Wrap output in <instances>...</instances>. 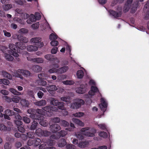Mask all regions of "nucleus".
<instances>
[{
    "mask_svg": "<svg viewBox=\"0 0 149 149\" xmlns=\"http://www.w3.org/2000/svg\"><path fill=\"white\" fill-rule=\"evenodd\" d=\"M52 132L55 133L50 136L51 140L57 139H59L61 136L63 137L65 136L68 133V131H52Z\"/></svg>",
    "mask_w": 149,
    "mask_h": 149,
    "instance_id": "1",
    "label": "nucleus"
},
{
    "mask_svg": "<svg viewBox=\"0 0 149 149\" xmlns=\"http://www.w3.org/2000/svg\"><path fill=\"white\" fill-rule=\"evenodd\" d=\"M84 103V101L80 99H77L75 100V102L71 104L70 107L73 109H77L81 107V105Z\"/></svg>",
    "mask_w": 149,
    "mask_h": 149,
    "instance_id": "2",
    "label": "nucleus"
},
{
    "mask_svg": "<svg viewBox=\"0 0 149 149\" xmlns=\"http://www.w3.org/2000/svg\"><path fill=\"white\" fill-rule=\"evenodd\" d=\"M50 103L54 106H58V108L62 110H66V108L64 107V103L63 102H58L57 100H55L54 98H52L50 99Z\"/></svg>",
    "mask_w": 149,
    "mask_h": 149,
    "instance_id": "3",
    "label": "nucleus"
},
{
    "mask_svg": "<svg viewBox=\"0 0 149 149\" xmlns=\"http://www.w3.org/2000/svg\"><path fill=\"white\" fill-rule=\"evenodd\" d=\"M42 38L40 37H35L31 38L30 42L35 44V45L39 48H41L44 45L42 42H41Z\"/></svg>",
    "mask_w": 149,
    "mask_h": 149,
    "instance_id": "4",
    "label": "nucleus"
},
{
    "mask_svg": "<svg viewBox=\"0 0 149 149\" xmlns=\"http://www.w3.org/2000/svg\"><path fill=\"white\" fill-rule=\"evenodd\" d=\"M15 46L13 44H9V47L10 49L8 50V52L9 53L15 57H18L19 55L18 53H19L18 51L16 52V50L15 48Z\"/></svg>",
    "mask_w": 149,
    "mask_h": 149,
    "instance_id": "5",
    "label": "nucleus"
},
{
    "mask_svg": "<svg viewBox=\"0 0 149 149\" xmlns=\"http://www.w3.org/2000/svg\"><path fill=\"white\" fill-rule=\"evenodd\" d=\"M101 103L99 104V106L101 109L104 112L106 110L107 107V103L104 98H102L100 100Z\"/></svg>",
    "mask_w": 149,
    "mask_h": 149,
    "instance_id": "6",
    "label": "nucleus"
},
{
    "mask_svg": "<svg viewBox=\"0 0 149 149\" xmlns=\"http://www.w3.org/2000/svg\"><path fill=\"white\" fill-rule=\"evenodd\" d=\"M36 115H34V117L36 120H40L39 123L40 125L44 127H46L47 125V123L46 121L45 120H43V116L42 115H39L37 117H35Z\"/></svg>",
    "mask_w": 149,
    "mask_h": 149,
    "instance_id": "7",
    "label": "nucleus"
},
{
    "mask_svg": "<svg viewBox=\"0 0 149 149\" xmlns=\"http://www.w3.org/2000/svg\"><path fill=\"white\" fill-rule=\"evenodd\" d=\"M133 0H127L124 8L123 10L125 12H127L131 6V3Z\"/></svg>",
    "mask_w": 149,
    "mask_h": 149,
    "instance_id": "8",
    "label": "nucleus"
},
{
    "mask_svg": "<svg viewBox=\"0 0 149 149\" xmlns=\"http://www.w3.org/2000/svg\"><path fill=\"white\" fill-rule=\"evenodd\" d=\"M39 48L36 46L32 45H29L27 46L26 48L27 50L29 52H36L38 50Z\"/></svg>",
    "mask_w": 149,
    "mask_h": 149,
    "instance_id": "9",
    "label": "nucleus"
},
{
    "mask_svg": "<svg viewBox=\"0 0 149 149\" xmlns=\"http://www.w3.org/2000/svg\"><path fill=\"white\" fill-rule=\"evenodd\" d=\"M69 69V67L68 66H63L61 68L58 69L57 72L58 74H62L66 72Z\"/></svg>",
    "mask_w": 149,
    "mask_h": 149,
    "instance_id": "10",
    "label": "nucleus"
},
{
    "mask_svg": "<svg viewBox=\"0 0 149 149\" xmlns=\"http://www.w3.org/2000/svg\"><path fill=\"white\" fill-rule=\"evenodd\" d=\"M47 89L49 92L51 93L52 91H55L57 90L58 88L55 85H52L47 86Z\"/></svg>",
    "mask_w": 149,
    "mask_h": 149,
    "instance_id": "11",
    "label": "nucleus"
},
{
    "mask_svg": "<svg viewBox=\"0 0 149 149\" xmlns=\"http://www.w3.org/2000/svg\"><path fill=\"white\" fill-rule=\"evenodd\" d=\"M34 104L38 106H43L47 104L46 101L44 100H41L39 101H36L34 102Z\"/></svg>",
    "mask_w": 149,
    "mask_h": 149,
    "instance_id": "12",
    "label": "nucleus"
},
{
    "mask_svg": "<svg viewBox=\"0 0 149 149\" xmlns=\"http://www.w3.org/2000/svg\"><path fill=\"white\" fill-rule=\"evenodd\" d=\"M42 109L44 111L46 112L47 114L49 116H50L53 114V113L51 111V106H47L42 108Z\"/></svg>",
    "mask_w": 149,
    "mask_h": 149,
    "instance_id": "13",
    "label": "nucleus"
},
{
    "mask_svg": "<svg viewBox=\"0 0 149 149\" xmlns=\"http://www.w3.org/2000/svg\"><path fill=\"white\" fill-rule=\"evenodd\" d=\"M20 70H21V69H19L17 70L14 71L13 74V77H19L20 79H23V77L20 74H21V71H20Z\"/></svg>",
    "mask_w": 149,
    "mask_h": 149,
    "instance_id": "14",
    "label": "nucleus"
},
{
    "mask_svg": "<svg viewBox=\"0 0 149 149\" xmlns=\"http://www.w3.org/2000/svg\"><path fill=\"white\" fill-rule=\"evenodd\" d=\"M109 13L110 14L116 18L120 17L121 15V12L120 11L118 12H117L113 10H110L109 11Z\"/></svg>",
    "mask_w": 149,
    "mask_h": 149,
    "instance_id": "15",
    "label": "nucleus"
},
{
    "mask_svg": "<svg viewBox=\"0 0 149 149\" xmlns=\"http://www.w3.org/2000/svg\"><path fill=\"white\" fill-rule=\"evenodd\" d=\"M98 91V90L96 87L92 86L91 90L89 92V94L91 95H93L95 93Z\"/></svg>",
    "mask_w": 149,
    "mask_h": 149,
    "instance_id": "16",
    "label": "nucleus"
},
{
    "mask_svg": "<svg viewBox=\"0 0 149 149\" xmlns=\"http://www.w3.org/2000/svg\"><path fill=\"white\" fill-rule=\"evenodd\" d=\"M36 20L35 16L33 14H31L29 19L27 20L26 22L29 24H31L32 22H36Z\"/></svg>",
    "mask_w": 149,
    "mask_h": 149,
    "instance_id": "17",
    "label": "nucleus"
},
{
    "mask_svg": "<svg viewBox=\"0 0 149 149\" xmlns=\"http://www.w3.org/2000/svg\"><path fill=\"white\" fill-rule=\"evenodd\" d=\"M89 144V142L87 141H82L79 142L78 144V146L81 148L87 147Z\"/></svg>",
    "mask_w": 149,
    "mask_h": 149,
    "instance_id": "18",
    "label": "nucleus"
},
{
    "mask_svg": "<svg viewBox=\"0 0 149 149\" xmlns=\"http://www.w3.org/2000/svg\"><path fill=\"white\" fill-rule=\"evenodd\" d=\"M42 67L38 65H36L32 66V69L35 72H38L41 71Z\"/></svg>",
    "mask_w": 149,
    "mask_h": 149,
    "instance_id": "19",
    "label": "nucleus"
},
{
    "mask_svg": "<svg viewBox=\"0 0 149 149\" xmlns=\"http://www.w3.org/2000/svg\"><path fill=\"white\" fill-rule=\"evenodd\" d=\"M81 132L75 133V135L76 137L79 139H84V133L85 131H80Z\"/></svg>",
    "mask_w": 149,
    "mask_h": 149,
    "instance_id": "20",
    "label": "nucleus"
},
{
    "mask_svg": "<svg viewBox=\"0 0 149 149\" xmlns=\"http://www.w3.org/2000/svg\"><path fill=\"white\" fill-rule=\"evenodd\" d=\"M38 124L37 122L35 121H34L32 123V125L31 127V130H38L39 128H38Z\"/></svg>",
    "mask_w": 149,
    "mask_h": 149,
    "instance_id": "21",
    "label": "nucleus"
},
{
    "mask_svg": "<svg viewBox=\"0 0 149 149\" xmlns=\"http://www.w3.org/2000/svg\"><path fill=\"white\" fill-rule=\"evenodd\" d=\"M15 45L19 49H23L26 48L25 45L20 42H16Z\"/></svg>",
    "mask_w": 149,
    "mask_h": 149,
    "instance_id": "22",
    "label": "nucleus"
},
{
    "mask_svg": "<svg viewBox=\"0 0 149 149\" xmlns=\"http://www.w3.org/2000/svg\"><path fill=\"white\" fill-rule=\"evenodd\" d=\"M86 91L85 88H83L82 86H81L80 87L76 88V91L77 93L79 94L84 93Z\"/></svg>",
    "mask_w": 149,
    "mask_h": 149,
    "instance_id": "23",
    "label": "nucleus"
},
{
    "mask_svg": "<svg viewBox=\"0 0 149 149\" xmlns=\"http://www.w3.org/2000/svg\"><path fill=\"white\" fill-rule=\"evenodd\" d=\"M9 91L14 95H22L21 93L18 91L16 89L13 88H10L9 89Z\"/></svg>",
    "mask_w": 149,
    "mask_h": 149,
    "instance_id": "24",
    "label": "nucleus"
},
{
    "mask_svg": "<svg viewBox=\"0 0 149 149\" xmlns=\"http://www.w3.org/2000/svg\"><path fill=\"white\" fill-rule=\"evenodd\" d=\"M50 128L53 130H60L61 129V127L59 125L54 124L50 126Z\"/></svg>",
    "mask_w": 149,
    "mask_h": 149,
    "instance_id": "25",
    "label": "nucleus"
},
{
    "mask_svg": "<svg viewBox=\"0 0 149 149\" xmlns=\"http://www.w3.org/2000/svg\"><path fill=\"white\" fill-rule=\"evenodd\" d=\"M67 143L64 139H61L58 143V146L60 147H63Z\"/></svg>",
    "mask_w": 149,
    "mask_h": 149,
    "instance_id": "26",
    "label": "nucleus"
},
{
    "mask_svg": "<svg viewBox=\"0 0 149 149\" xmlns=\"http://www.w3.org/2000/svg\"><path fill=\"white\" fill-rule=\"evenodd\" d=\"M20 71H21L20 72L21 74H22L26 77H28L30 75V72L27 70L21 69V70H20Z\"/></svg>",
    "mask_w": 149,
    "mask_h": 149,
    "instance_id": "27",
    "label": "nucleus"
},
{
    "mask_svg": "<svg viewBox=\"0 0 149 149\" xmlns=\"http://www.w3.org/2000/svg\"><path fill=\"white\" fill-rule=\"evenodd\" d=\"M20 100V103L23 106L28 107L29 106V103L28 100L25 99H21Z\"/></svg>",
    "mask_w": 149,
    "mask_h": 149,
    "instance_id": "28",
    "label": "nucleus"
},
{
    "mask_svg": "<svg viewBox=\"0 0 149 149\" xmlns=\"http://www.w3.org/2000/svg\"><path fill=\"white\" fill-rule=\"evenodd\" d=\"M72 120L73 122L79 125L83 126L84 125V123L78 119L73 118Z\"/></svg>",
    "mask_w": 149,
    "mask_h": 149,
    "instance_id": "29",
    "label": "nucleus"
},
{
    "mask_svg": "<svg viewBox=\"0 0 149 149\" xmlns=\"http://www.w3.org/2000/svg\"><path fill=\"white\" fill-rule=\"evenodd\" d=\"M84 73L81 70H78L77 72V76L78 78L81 79L84 76Z\"/></svg>",
    "mask_w": 149,
    "mask_h": 149,
    "instance_id": "30",
    "label": "nucleus"
},
{
    "mask_svg": "<svg viewBox=\"0 0 149 149\" xmlns=\"http://www.w3.org/2000/svg\"><path fill=\"white\" fill-rule=\"evenodd\" d=\"M17 38L20 41L24 43H27L28 42V40L26 38L24 37L21 36L19 35L17 36Z\"/></svg>",
    "mask_w": 149,
    "mask_h": 149,
    "instance_id": "31",
    "label": "nucleus"
},
{
    "mask_svg": "<svg viewBox=\"0 0 149 149\" xmlns=\"http://www.w3.org/2000/svg\"><path fill=\"white\" fill-rule=\"evenodd\" d=\"M44 59L41 58H33V62L37 63H42L44 62Z\"/></svg>",
    "mask_w": 149,
    "mask_h": 149,
    "instance_id": "32",
    "label": "nucleus"
},
{
    "mask_svg": "<svg viewBox=\"0 0 149 149\" xmlns=\"http://www.w3.org/2000/svg\"><path fill=\"white\" fill-rule=\"evenodd\" d=\"M2 75L5 77L9 79H11L12 78V75L5 71H2Z\"/></svg>",
    "mask_w": 149,
    "mask_h": 149,
    "instance_id": "33",
    "label": "nucleus"
},
{
    "mask_svg": "<svg viewBox=\"0 0 149 149\" xmlns=\"http://www.w3.org/2000/svg\"><path fill=\"white\" fill-rule=\"evenodd\" d=\"M10 84V82L9 81L6 79H0V84H3L4 85H8Z\"/></svg>",
    "mask_w": 149,
    "mask_h": 149,
    "instance_id": "34",
    "label": "nucleus"
},
{
    "mask_svg": "<svg viewBox=\"0 0 149 149\" xmlns=\"http://www.w3.org/2000/svg\"><path fill=\"white\" fill-rule=\"evenodd\" d=\"M4 57L6 60L9 61H11L13 60V57L10 54L5 53Z\"/></svg>",
    "mask_w": 149,
    "mask_h": 149,
    "instance_id": "35",
    "label": "nucleus"
},
{
    "mask_svg": "<svg viewBox=\"0 0 149 149\" xmlns=\"http://www.w3.org/2000/svg\"><path fill=\"white\" fill-rule=\"evenodd\" d=\"M138 6V4L137 2L134 3L131 8L132 10L131 12L132 13H134L136 11L137 8Z\"/></svg>",
    "mask_w": 149,
    "mask_h": 149,
    "instance_id": "36",
    "label": "nucleus"
},
{
    "mask_svg": "<svg viewBox=\"0 0 149 149\" xmlns=\"http://www.w3.org/2000/svg\"><path fill=\"white\" fill-rule=\"evenodd\" d=\"M41 135L45 136H48L51 134V132L49 131H40Z\"/></svg>",
    "mask_w": 149,
    "mask_h": 149,
    "instance_id": "37",
    "label": "nucleus"
},
{
    "mask_svg": "<svg viewBox=\"0 0 149 149\" xmlns=\"http://www.w3.org/2000/svg\"><path fill=\"white\" fill-rule=\"evenodd\" d=\"M12 130L10 127L9 128L8 127H6L4 124H0V130Z\"/></svg>",
    "mask_w": 149,
    "mask_h": 149,
    "instance_id": "38",
    "label": "nucleus"
},
{
    "mask_svg": "<svg viewBox=\"0 0 149 149\" xmlns=\"http://www.w3.org/2000/svg\"><path fill=\"white\" fill-rule=\"evenodd\" d=\"M11 101L16 103H18L19 100L21 99V97L17 96H15L11 98Z\"/></svg>",
    "mask_w": 149,
    "mask_h": 149,
    "instance_id": "39",
    "label": "nucleus"
},
{
    "mask_svg": "<svg viewBox=\"0 0 149 149\" xmlns=\"http://www.w3.org/2000/svg\"><path fill=\"white\" fill-rule=\"evenodd\" d=\"M41 142V141L40 139L36 138L34 139V146H37L40 144Z\"/></svg>",
    "mask_w": 149,
    "mask_h": 149,
    "instance_id": "40",
    "label": "nucleus"
},
{
    "mask_svg": "<svg viewBox=\"0 0 149 149\" xmlns=\"http://www.w3.org/2000/svg\"><path fill=\"white\" fill-rule=\"evenodd\" d=\"M60 119L58 117H54L51 118L50 121L49 123L51 124L52 123H58L60 122Z\"/></svg>",
    "mask_w": 149,
    "mask_h": 149,
    "instance_id": "41",
    "label": "nucleus"
},
{
    "mask_svg": "<svg viewBox=\"0 0 149 149\" xmlns=\"http://www.w3.org/2000/svg\"><path fill=\"white\" fill-rule=\"evenodd\" d=\"M99 135L104 138H106L108 136L107 133L104 131H101L99 134Z\"/></svg>",
    "mask_w": 149,
    "mask_h": 149,
    "instance_id": "42",
    "label": "nucleus"
},
{
    "mask_svg": "<svg viewBox=\"0 0 149 149\" xmlns=\"http://www.w3.org/2000/svg\"><path fill=\"white\" fill-rule=\"evenodd\" d=\"M5 114L9 116H12L14 115V113L13 111L10 110L9 109H7L5 111Z\"/></svg>",
    "mask_w": 149,
    "mask_h": 149,
    "instance_id": "43",
    "label": "nucleus"
},
{
    "mask_svg": "<svg viewBox=\"0 0 149 149\" xmlns=\"http://www.w3.org/2000/svg\"><path fill=\"white\" fill-rule=\"evenodd\" d=\"M61 100L62 101L68 102H70V97H69L66 96L61 97Z\"/></svg>",
    "mask_w": 149,
    "mask_h": 149,
    "instance_id": "44",
    "label": "nucleus"
},
{
    "mask_svg": "<svg viewBox=\"0 0 149 149\" xmlns=\"http://www.w3.org/2000/svg\"><path fill=\"white\" fill-rule=\"evenodd\" d=\"M73 115L75 117L80 118L83 116L84 115V113L83 112H79L73 113Z\"/></svg>",
    "mask_w": 149,
    "mask_h": 149,
    "instance_id": "45",
    "label": "nucleus"
},
{
    "mask_svg": "<svg viewBox=\"0 0 149 149\" xmlns=\"http://www.w3.org/2000/svg\"><path fill=\"white\" fill-rule=\"evenodd\" d=\"M36 111L37 113H38L40 114L39 115H38V116L37 115L36 116V117H37L39 115H43L45 114V112L44 111V110L42 109H37L36 110Z\"/></svg>",
    "mask_w": 149,
    "mask_h": 149,
    "instance_id": "46",
    "label": "nucleus"
},
{
    "mask_svg": "<svg viewBox=\"0 0 149 149\" xmlns=\"http://www.w3.org/2000/svg\"><path fill=\"white\" fill-rule=\"evenodd\" d=\"M13 20L15 22H18L20 24L24 23V21L23 20L18 17H15L13 19Z\"/></svg>",
    "mask_w": 149,
    "mask_h": 149,
    "instance_id": "47",
    "label": "nucleus"
},
{
    "mask_svg": "<svg viewBox=\"0 0 149 149\" xmlns=\"http://www.w3.org/2000/svg\"><path fill=\"white\" fill-rule=\"evenodd\" d=\"M28 136L31 138H33L34 137V135L36 134L35 133L33 132L30 131L27 133Z\"/></svg>",
    "mask_w": 149,
    "mask_h": 149,
    "instance_id": "48",
    "label": "nucleus"
},
{
    "mask_svg": "<svg viewBox=\"0 0 149 149\" xmlns=\"http://www.w3.org/2000/svg\"><path fill=\"white\" fill-rule=\"evenodd\" d=\"M62 83L64 84L71 85L73 84H74V82L73 81L67 80L66 81H63Z\"/></svg>",
    "mask_w": 149,
    "mask_h": 149,
    "instance_id": "49",
    "label": "nucleus"
},
{
    "mask_svg": "<svg viewBox=\"0 0 149 149\" xmlns=\"http://www.w3.org/2000/svg\"><path fill=\"white\" fill-rule=\"evenodd\" d=\"M57 38V36L53 33H51L49 36V39L51 40H56Z\"/></svg>",
    "mask_w": 149,
    "mask_h": 149,
    "instance_id": "50",
    "label": "nucleus"
},
{
    "mask_svg": "<svg viewBox=\"0 0 149 149\" xmlns=\"http://www.w3.org/2000/svg\"><path fill=\"white\" fill-rule=\"evenodd\" d=\"M12 7V5L11 4H7L3 6V8L4 10H8Z\"/></svg>",
    "mask_w": 149,
    "mask_h": 149,
    "instance_id": "51",
    "label": "nucleus"
},
{
    "mask_svg": "<svg viewBox=\"0 0 149 149\" xmlns=\"http://www.w3.org/2000/svg\"><path fill=\"white\" fill-rule=\"evenodd\" d=\"M3 98L7 102H11V98L8 96H4L3 97Z\"/></svg>",
    "mask_w": 149,
    "mask_h": 149,
    "instance_id": "52",
    "label": "nucleus"
},
{
    "mask_svg": "<svg viewBox=\"0 0 149 149\" xmlns=\"http://www.w3.org/2000/svg\"><path fill=\"white\" fill-rule=\"evenodd\" d=\"M22 120L26 123H29L30 122V119L26 117H23L22 118Z\"/></svg>",
    "mask_w": 149,
    "mask_h": 149,
    "instance_id": "53",
    "label": "nucleus"
},
{
    "mask_svg": "<svg viewBox=\"0 0 149 149\" xmlns=\"http://www.w3.org/2000/svg\"><path fill=\"white\" fill-rule=\"evenodd\" d=\"M67 149H75V146L72 144H68L66 146Z\"/></svg>",
    "mask_w": 149,
    "mask_h": 149,
    "instance_id": "54",
    "label": "nucleus"
},
{
    "mask_svg": "<svg viewBox=\"0 0 149 149\" xmlns=\"http://www.w3.org/2000/svg\"><path fill=\"white\" fill-rule=\"evenodd\" d=\"M41 90L42 91L44 92H47L45 88H42L41 87H37L34 88V90L35 91H38V90Z\"/></svg>",
    "mask_w": 149,
    "mask_h": 149,
    "instance_id": "55",
    "label": "nucleus"
},
{
    "mask_svg": "<svg viewBox=\"0 0 149 149\" xmlns=\"http://www.w3.org/2000/svg\"><path fill=\"white\" fill-rule=\"evenodd\" d=\"M57 70L58 69H56L55 68H53L50 69L48 70V72L50 73H52L54 72H56L58 74V72H57Z\"/></svg>",
    "mask_w": 149,
    "mask_h": 149,
    "instance_id": "56",
    "label": "nucleus"
},
{
    "mask_svg": "<svg viewBox=\"0 0 149 149\" xmlns=\"http://www.w3.org/2000/svg\"><path fill=\"white\" fill-rule=\"evenodd\" d=\"M4 148L5 149H10L11 148V145L9 142H7L5 143Z\"/></svg>",
    "mask_w": 149,
    "mask_h": 149,
    "instance_id": "57",
    "label": "nucleus"
},
{
    "mask_svg": "<svg viewBox=\"0 0 149 149\" xmlns=\"http://www.w3.org/2000/svg\"><path fill=\"white\" fill-rule=\"evenodd\" d=\"M38 77L40 79H44V77H47V75L44 73H40L38 74Z\"/></svg>",
    "mask_w": 149,
    "mask_h": 149,
    "instance_id": "58",
    "label": "nucleus"
},
{
    "mask_svg": "<svg viewBox=\"0 0 149 149\" xmlns=\"http://www.w3.org/2000/svg\"><path fill=\"white\" fill-rule=\"evenodd\" d=\"M39 25V24L38 22H36L35 23L33 24L31 26L32 28L34 29H38Z\"/></svg>",
    "mask_w": 149,
    "mask_h": 149,
    "instance_id": "59",
    "label": "nucleus"
},
{
    "mask_svg": "<svg viewBox=\"0 0 149 149\" xmlns=\"http://www.w3.org/2000/svg\"><path fill=\"white\" fill-rule=\"evenodd\" d=\"M28 146H31L34 145V139H30L27 142Z\"/></svg>",
    "mask_w": 149,
    "mask_h": 149,
    "instance_id": "60",
    "label": "nucleus"
},
{
    "mask_svg": "<svg viewBox=\"0 0 149 149\" xmlns=\"http://www.w3.org/2000/svg\"><path fill=\"white\" fill-rule=\"evenodd\" d=\"M1 93L4 95H7L9 94V92L6 90H2L1 91Z\"/></svg>",
    "mask_w": 149,
    "mask_h": 149,
    "instance_id": "61",
    "label": "nucleus"
},
{
    "mask_svg": "<svg viewBox=\"0 0 149 149\" xmlns=\"http://www.w3.org/2000/svg\"><path fill=\"white\" fill-rule=\"evenodd\" d=\"M50 44L52 46H56L58 44V42L56 40L52 41L51 42Z\"/></svg>",
    "mask_w": 149,
    "mask_h": 149,
    "instance_id": "62",
    "label": "nucleus"
},
{
    "mask_svg": "<svg viewBox=\"0 0 149 149\" xmlns=\"http://www.w3.org/2000/svg\"><path fill=\"white\" fill-rule=\"evenodd\" d=\"M20 138H21L22 140L25 141L27 139V136L26 135L24 134L21 133Z\"/></svg>",
    "mask_w": 149,
    "mask_h": 149,
    "instance_id": "63",
    "label": "nucleus"
},
{
    "mask_svg": "<svg viewBox=\"0 0 149 149\" xmlns=\"http://www.w3.org/2000/svg\"><path fill=\"white\" fill-rule=\"evenodd\" d=\"M46 144L43 143L40 145L39 147V149H45L47 148Z\"/></svg>",
    "mask_w": 149,
    "mask_h": 149,
    "instance_id": "64",
    "label": "nucleus"
}]
</instances>
